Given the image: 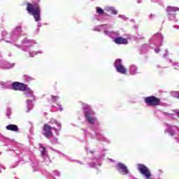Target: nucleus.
<instances>
[{"label": "nucleus", "mask_w": 179, "mask_h": 179, "mask_svg": "<svg viewBox=\"0 0 179 179\" xmlns=\"http://www.w3.org/2000/svg\"><path fill=\"white\" fill-rule=\"evenodd\" d=\"M145 101L148 106H159L160 104V99L155 96H148L145 99Z\"/></svg>", "instance_id": "nucleus-10"}, {"label": "nucleus", "mask_w": 179, "mask_h": 179, "mask_svg": "<svg viewBox=\"0 0 179 179\" xmlns=\"http://www.w3.org/2000/svg\"><path fill=\"white\" fill-rule=\"evenodd\" d=\"M94 31H100L99 29H97V28H95Z\"/></svg>", "instance_id": "nucleus-38"}, {"label": "nucleus", "mask_w": 179, "mask_h": 179, "mask_svg": "<svg viewBox=\"0 0 179 179\" xmlns=\"http://www.w3.org/2000/svg\"><path fill=\"white\" fill-rule=\"evenodd\" d=\"M53 124H55V125H57L58 128L57 129L55 127L52 128V127L50 125H53ZM61 129H62L61 123L57 122L55 119H51L50 121L49 122V124H45V138L48 139L49 138H52V136H54L52 134V130L54 131L55 135H57V136H59Z\"/></svg>", "instance_id": "nucleus-1"}, {"label": "nucleus", "mask_w": 179, "mask_h": 179, "mask_svg": "<svg viewBox=\"0 0 179 179\" xmlns=\"http://www.w3.org/2000/svg\"><path fill=\"white\" fill-rule=\"evenodd\" d=\"M85 121L91 125H99V121L94 117V112L92 110V107L87 104L83 105Z\"/></svg>", "instance_id": "nucleus-2"}, {"label": "nucleus", "mask_w": 179, "mask_h": 179, "mask_svg": "<svg viewBox=\"0 0 179 179\" xmlns=\"http://www.w3.org/2000/svg\"><path fill=\"white\" fill-rule=\"evenodd\" d=\"M7 131H13V132H17L19 131V127L16 124H9L6 127Z\"/></svg>", "instance_id": "nucleus-13"}, {"label": "nucleus", "mask_w": 179, "mask_h": 179, "mask_svg": "<svg viewBox=\"0 0 179 179\" xmlns=\"http://www.w3.org/2000/svg\"><path fill=\"white\" fill-rule=\"evenodd\" d=\"M54 152H56V153H59V155H62L64 156V154H62V152H60L59 151L57 150H53Z\"/></svg>", "instance_id": "nucleus-33"}, {"label": "nucleus", "mask_w": 179, "mask_h": 179, "mask_svg": "<svg viewBox=\"0 0 179 179\" xmlns=\"http://www.w3.org/2000/svg\"><path fill=\"white\" fill-rule=\"evenodd\" d=\"M157 68H160V66H159V65H157Z\"/></svg>", "instance_id": "nucleus-43"}, {"label": "nucleus", "mask_w": 179, "mask_h": 179, "mask_svg": "<svg viewBox=\"0 0 179 179\" xmlns=\"http://www.w3.org/2000/svg\"><path fill=\"white\" fill-rule=\"evenodd\" d=\"M129 75H136L138 73V67L135 64H131L129 70Z\"/></svg>", "instance_id": "nucleus-14"}, {"label": "nucleus", "mask_w": 179, "mask_h": 179, "mask_svg": "<svg viewBox=\"0 0 179 179\" xmlns=\"http://www.w3.org/2000/svg\"><path fill=\"white\" fill-rule=\"evenodd\" d=\"M169 62L172 64V66H177V68H179V63L177 62H173V60L169 59Z\"/></svg>", "instance_id": "nucleus-22"}, {"label": "nucleus", "mask_w": 179, "mask_h": 179, "mask_svg": "<svg viewBox=\"0 0 179 179\" xmlns=\"http://www.w3.org/2000/svg\"><path fill=\"white\" fill-rule=\"evenodd\" d=\"M163 41V35L162 33L159 32L152 36L150 39V44H154V45H160Z\"/></svg>", "instance_id": "nucleus-8"}, {"label": "nucleus", "mask_w": 179, "mask_h": 179, "mask_svg": "<svg viewBox=\"0 0 179 179\" xmlns=\"http://www.w3.org/2000/svg\"><path fill=\"white\" fill-rule=\"evenodd\" d=\"M143 38V37L141 38V39Z\"/></svg>", "instance_id": "nucleus-45"}, {"label": "nucleus", "mask_w": 179, "mask_h": 179, "mask_svg": "<svg viewBox=\"0 0 179 179\" xmlns=\"http://www.w3.org/2000/svg\"><path fill=\"white\" fill-rule=\"evenodd\" d=\"M149 51V46L148 45H143L141 46V54H145Z\"/></svg>", "instance_id": "nucleus-19"}, {"label": "nucleus", "mask_w": 179, "mask_h": 179, "mask_svg": "<svg viewBox=\"0 0 179 179\" xmlns=\"http://www.w3.org/2000/svg\"><path fill=\"white\" fill-rule=\"evenodd\" d=\"M51 97H52V101L53 102V103H55L56 101H58V100H59V96H51Z\"/></svg>", "instance_id": "nucleus-24"}, {"label": "nucleus", "mask_w": 179, "mask_h": 179, "mask_svg": "<svg viewBox=\"0 0 179 179\" xmlns=\"http://www.w3.org/2000/svg\"><path fill=\"white\" fill-rule=\"evenodd\" d=\"M149 17H150V20H153V19H155V15L153 14H150Z\"/></svg>", "instance_id": "nucleus-30"}, {"label": "nucleus", "mask_w": 179, "mask_h": 179, "mask_svg": "<svg viewBox=\"0 0 179 179\" xmlns=\"http://www.w3.org/2000/svg\"><path fill=\"white\" fill-rule=\"evenodd\" d=\"M176 115L179 117V112L176 113Z\"/></svg>", "instance_id": "nucleus-39"}, {"label": "nucleus", "mask_w": 179, "mask_h": 179, "mask_svg": "<svg viewBox=\"0 0 179 179\" xmlns=\"http://www.w3.org/2000/svg\"><path fill=\"white\" fill-rule=\"evenodd\" d=\"M85 135H87V134H86V131H85Z\"/></svg>", "instance_id": "nucleus-44"}, {"label": "nucleus", "mask_w": 179, "mask_h": 179, "mask_svg": "<svg viewBox=\"0 0 179 179\" xmlns=\"http://www.w3.org/2000/svg\"><path fill=\"white\" fill-rule=\"evenodd\" d=\"M141 0H138V3H141Z\"/></svg>", "instance_id": "nucleus-41"}, {"label": "nucleus", "mask_w": 179, "mask_h": 179, "mask_svg": "<svg viewBox=\"0 0 179 179\" xmlns=\"http://www.w3.org/2000/svg\"><path fill=\"white\" fill-rule=\"evenodd\" d=\"M168 15L169 16L170 20H174V19H176V14L175 13H168Z\"/></svg>", "instance_id": "nucleus-23"}, {"label": "nucleus", "mask_w": 179, "mask_h": 179, "mask_svg": "<svg viewBox=\"0 0 179 179\" xmlns=\"http://www.w3.org/2000/svg\"><path fill=\"white\" fill-rule=\"evenodd\" d=\"M90 167H96V164L93 163V164H90Z\"/></svg>", "instance_id": "nucleus-35"}, {"label": "nucleus", "mask_w": 179, "mask_h": 179, "mask_svg": "<svg viewBox=\"0 0 179 179\" xmlns=\"http://www.w3.org/2000/svg\"><path fill=\"white\" fill-rule=\"evenodd\" d=\"M119 17L120 19H122V20H127L128 19V17H125V15H119Z\"/></svg>", "instance_id": "nucleus-28"}, {"label": "nucleus", "mask_w": 179, "mask_h": 179, "mask_svg": "<svg viewBox=\"0 0 179 179\" xmlns=\"http://www.w3.org/2000/svg\"><path fill=\"white\" fill-rule=\"evenodd\" d=\"M91 139H96V141H99L100 142H106V143H110V141L106 138L104 135L100 132L95 131L94 134H90Z\"/></svg>", "instance_id": "nucleus-7"}, {"label": "nucleus", "mask_w": 179, "mask_h": 179, "mask_svg": "<svg viewBox=\"0 0 179 179\" xmlns=\"http://www.w3.org/2000/svg\"><path fill=\"white\" fill-rule=\"evenodd\" d=\"M115 168L118 173L122 174L123 176L129 174V170L128 169V167L122 162L116 164Z\"/></svg>", "instance_id": "nucleus-9"}, {"label": "nucleus", "mask_w": 179, "mask_h": 179, "mask_svg": "<svg viewBox=\"0 0 179 179\" xmlns=\"http://www.w3.org/2000/svg\"><path fill=\"white\" fill-rule=\"evenodd\" d=\"M46 164H50L51 163V159L48 155H45Z\"/></svg>", "instance_id": "nucleus-26"}, {"label": "nucleus", "mask_w": 179, "mask_h": 179, "mask_svg": "<svg viewBox=\"0 0 179 179\" xmlns=\"http://www.w3.org/2000/svg\"><path fill=\"white\" fill-rule=\"evenodd\" d=\"M175 139H176V142H178V143H179V138L177 137H175Z\"/></svg>", "instance_id": "nucleus-37"}, {"label": "nucleus", "mask_w": 179, "mask_h": 179, "mask_svg": "<svg viewBox=\"0 0 179 179\" xmlns=\"http://www.w3.org/2000/svg\"><path fill=\"white\" fill-rule=\"evenodd\" d=\"M173 28L178 29H179V25H173Z\"/></svg>", "instance_id": "nucleus-36"}, {"label": "nucleus", "mask_w": 179, "mask_h": 179, "mask_svg": "<svg viewBox=\"0 0 179 179\" xmlns=\"http://www.w3.org/2000/svg\"><path fill=\"white\" fill-rule=\"evenodd\" d=\"M164 52L165 53L163 55V58H166L167 55H169V50L167 49H165Z\"/></svg>", "instance_id": "nucleus-27"}, {"label": "nucleus", "mask_w": 179, "mask_h": 179, "mask_svg": "<svg viewBox=\"0 0 179 179\" xmlns=\"http://www.w3.org/2000/svg\"><path fill=\"white\" fill-rule=\"evenodd\" d=\"M137 169L144 178L150 179V177H152V173H150V169H149V168H148L145 164H137Z\"/></svg>", "instance_id": "nucleus-5"}, {"label": "nucleus", "mask_w": 179, "mask_h": 179, "mask_svg": "<svg viewBox=\"0 0 179 179\" xmlns=\"http://www.w3.org/2000/svg\"><path fill=\"white\" fill-rule=\"evenodd\" d=\"M103 27H107V25H102Z\"/></svg>", "instance_id": "nucleus-42"}, {"label": "nucleus", "mask_w": 179, "mask_h": 179, "mask_svg": "<svg viewBox=\"0 0 179 179\" xmlns=\"http://www.w3.org/2000/svg\"><path fill=\"white\" fill-rule=\"evenodd\" d=\"M41 148L43 149L42 155L43 156H45V148L44 147H41Z\"/></svg>", "instance_id": "nucleus-31"}, {"label": "nucleus", "mask_w": 179, "mask_h": 179, "mask_svg": "<svg viewBox=\"0 0 179 179\" xmlns=\"http://www.w3.org/2000/svg\"><path fill=\"white\" fill-rule=\"evenodd\" d=\"M114 66L118 73H121L122 75L127 74V69L122 65V59H116L114 63Z\"/></svg>", "instance_id": "nucleus-6"}, {"label": "nucleus", "mask_w": 179, "mask_h": 179, "mask_svg": "<svg viewBox=\"0 0 179 179\" xmlns=\"http://www.w3.org/2000/svg\"><path fill=\"white\" fill-rule=\"evenodd\" d=\"M106 10H107L108 12H110V13H112V15H117L118 14V11H117V10H115V8L114 7L108 6L106 8Z\"/></svg>", "instance_id": "nucleus-17"}, {"label": "nucleus", "mask_w": 179, "mask_h": 179, "mask_svg": "<svg viewBox=\"0 0 179 179\" xmlns=\"http://www.w3.org/2000/svg\"><path fill=\"white\" fill-rule=\"evenodd\" d=\"M96 13H98V15H103L104 14V10H103V8H100V7H96Z\"/></svg>", "instance_id": "nucleus-20"}, {"label": "nucleus", "mask_w": 179, "mask_h": 179, "mask_svg": "<svg viewBox=\"0 0 179 179\" xmlns=\"http://www.w3.org/2000/svg\"><path fill=\"white\" fill-rule=\"evenodd\" d=\"M164 115H166V116L170 117V116H171V114L168 113H164Z\"/></svg>", "instance_id": "nucleus-34"}, {"label": "nucleus", "mask_w": 179, "mask_h": 179, "mask_svg": "<svg viewBox=\"0 0 179 179\" xmlns=\"http://www.w3.org/2000/svg\"><path fill=\"white\" fill-rule=\"evenodd\" d=\"M87 153L90 155H92L94 156V160H99V159H101V157H104L106 156V152L104 151H102V153L99 151H94L90 150L89 148H86Z\"/></svg>", "instance_id": "nucleus-11"}, {"label": "nucleus", "mask_w": 179, "mask_h": 179, "mask_svg": "<svg viewBox=\"0 0 179 179\" xmlns=\"http://www.w3.org/2000/svg\"><path fill=\"white\" fill-rule=\"evenodd\" d=\"M155 52L157 54V52H160V49L159 48H155Z\"/></svg>", "instance_id": "nucleus-32"}, {"label": "nucleus", "mask_w": 179, "mask_h": 179, "mask_svg": "<svg viewBox=\"0 0 179 179\" xmlns=\"http://www.w3.org/2000/svg\"><path fill=\"white\" fill-rule=\"evenodd\" d=\"M175 69H177V68L176 67Z\"/></svg>", "instance_id": "nucleus-46"}, {"label": "nucleus", "mask_w": 179, "mask_h": 179, "mask_svg": "<svg viewBox=\"0 0 179 179\" xmlns=\"http://www.w3.org/2000/svg\"><path fill=\"white\" fill-rule=\"evenodd\" d=\"M27 12L29 15L34 16L35 22H40V6L37 3H30L27 2Z\"/></svg>", "instance_id": "nucleus-3"}, {"label": "nucleus", "mask_w": 179, "mask_h": 179, "mask_svg": "<svg viewBox=\"0 0 179 179\" xmlns=\"http://www.w3.org/2000/svg\"><path fill=\"white\" fill-rule=\"evenodd\" d=\"M113 41L115 43V44H128V40L122 37H116Z\"/></svg>", "instance_id": "nucleus-12"}, {"label": "nucleus", "mask_w": 179, "mask_h": 179, "mask_svg": "<svg viewBox=\"0 0 179 179\" xmlns=\"http://www.w3.org/2000/svg\"><path fill=\"white\" fill-rule=\"evenodd\" d=\"M49 139L50 143H52V145H57V143H58V139L55 137L54 136H52V137L48 138Z\"/></svg>", "instance_id": "nucleus-18"}, {"label": "nucleus", "mask_w": 179, "mask_h": 179, "mask_svg": "<svg viewBox=\"0 0 179 179\" xmlns=\"http://www.w3.org/2000/svg\"><path fill=\"white\" fill-rule=\"evenodd\" d=\"M58 107H59V111H62L64 110V108H62V105L61 104H57Z\"/></svg>", "instance_id": "nucleus-29"}, {"label": "nucleus", "mask_w": 179, "mask_h": 179, "mask_svg": "<svg viewBox=\"0 0 179 179\" xmlns=\"http://www.w3.org/2000/svg\"><path fill=\"white\" fill-rule=\"evenodd\" d=\"M105 36H108V37H110L111 38H114V37H117L118 36V33L114 32V31H109L107 30H105L103 31Z\"/></svg>", "instance_id": "nucleus-15"}, {"label": "nucleus", "mask_w": 179, "mask_h": 179, "mask_svg": "<svg viewBox=\"0 0 179 179\" xmlns=\"http://www.w3.org/2000/svg\"><path fill=\"white\" fill-rule=\"evenodd\" d=\"M52 176L54 177H61V172H59V171H52Z\"/></svg>", "instance_id": "nucleus-21"}, {"label": "nucleus", "mask_w": 179, "mask_h": 179, "mask_svg": "<svg viewBox=\"0 0 179 179\" xmlns=\"http://www.w3.org/2000/svg\"><path fill=\"white\" fill-rule=\"evenodd\" d=\"M43 129L45 131V124L43 125Z\"/></svg>", "instance_id": "nucleus-40"}, {"label": "nucleus", "mask_w": 179, "mask_h": 179, "mask_svg": "<svg viewBox=\"0 0 179 179\" xmlns=\"http://www.w3.org/2000/svg\"><path fill=\"white\" fill-rule=\"evenodd\" d=\"M13 90H18L19 92H24L25 93H31V89L27 87V85L20 83L14 82L12 83Z\"/></svg>", "instance_id": "nucleus-4"}, {"label": "nucleus", "mask_w": 179, "mask_h": 179, "mask_svg": "<svg viewBox=\"0 0 179 179\" xmlns=\"http://www.w3.org/2000/svg\"><path fill=\"white\" fill-rule=\"evenodd\" d=\"M179 10L178 7H174V6H168L166 8V12L167 13H171V12H177Z\"/></svg>", "instance_id": "nucleus-16"}, {"label": "nucleus", "mask_w": 179, "mask_h": 179, "mask_svg": "<svg viewBox=\"0 0 179 179\" xmlns=\"http://www.w3.org/2000/svg\"><path fill=\"white\" fill-rule=\"evenodd\" d=\"M172 96L176 99H179V92H173Z\"/></svg>", "instance_id": "nucleus-25"}]
</instances>
